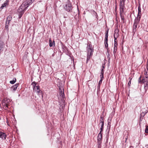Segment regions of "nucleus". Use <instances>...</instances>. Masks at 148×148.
Listing matches in <instances>:
<instances>
[{"instance_id": "bb28decb", "label": "nucleus", "mask_w": 148, "mask_h": 148, "mask_svg": "<svg viewBox=\"0 0 148 148\" xmlns=\"http://www.w3.org/2000/svg\"><path fill=\"white\" fill-rule=\"evenodd\" d=\"M100 122H104L103 117L101 116Z\"/></svg>"}, {"instance_id": "20e7f679", "label": "nucleus", "mask_w": 148, "mask_h": 148, "mask_svg": "<svg viewBox=\"0 0 148 148\" xmlns=\"http://www.w3.org/2000/svg\"><path fill=\"white\" fill-rule=\"evenodd\" d=\"M87 56L86 63L91 57L93 52V49H92L91 45H89L87 47Z\"/></svg>"}, {"instance_id": "b1692460", "label": "nucleus", "mask_w": 148, "mask_h": 148, "mask_svg": "<svg viewBox=\"0 0 148 148\" xmlns=\"http://www.w3.org/2000/svg\"><path fill=\"white\" fill-rule=\"evenodd\" d=\"M16 79L15 78H14L12 80L10 81V83L12 84H14L16 82Z\"/></svg>"}, {"instance_id": "2f4dec72", "label": "nucleus", "mask_w": 148, "mask_h": 148, "mask_svg": "<svg viewBox=\"0 0 148 148\" xmlns=\"http://www.w3.org/2000/svg\"><path fill=\"white\" fill-rule=\"evenodd\" d=\"M100 76L101 79H102V78H103V74H101L100 75Z\"/></svg>"}, {"instance_id": "72a5a7b5", "label": "nucleus", "mask_w": 148, "mask_h": 148, "mask_svg": "<svg viewBox=\"0 0 148 148\" xmlns=\"http://www.w3.org/2000/svg\"><path fill=\"white\" fill-rule=\"evenodd\" d=\"M115 45L116 46H117V40H115V41H114V46Z\"/></svg>"}, {"instance_id": "473e14b6", "label": "nucleus", "mask_w": 148, "mask_h": 148, "mask_svg": "<svg viewBox=\"0 0 148 148\" xmlns=\"http://www.w3.org/2000/svg\"><path fill=\"white\" fill-rule=\"evenodd\" d=\"M104 70L103 69H102L101 70V74H104Z\"/></svg>"}, {"instance_id": "f03ea898", "label": "nucleus", "mask_w": 148, "mask_h": 148, "mask_svg": "<svg viewBox=\"0 0 148 148\" xmlns=\"http://www.w3.org/2000/svg\"><path fill=\"white\" fill-rule=\"evenodd\" d=\"M125 0H120V15L121 19L123 20L124 18V9L125 8Z\"/></svg>"}, {"instance_id": "423d86ee", "label": "nucleus", "mask_w": 148, "mask_h": 148, "mask_svg": "<svg viewBox=\"0 0 148 148\" xmlns=\"http://www.w3.org/2000/svg\"><path fill=\"white\" fill-rule=\"evenodd\" d=\"M101 132H100L97 137L98 148H101V140L102 138Z\"/></svg>"}, {"instance_id": "4c0bfd02", "label": "nucleus", "mask_w": 148, "mask_h": 148, "mask_svg": "<svg viewBox=\"0 0 148 148\" xmlns=\"http://www.w3.org/2000/svg\"><path fill=\"white\" fill-rule=\"evenodd\" d=\"M42 97H43V96H42Z\"/></svg>"}, {"instance_id": "a211bd4d", "label": "nucleus", "mask_w": 148, "mask_h": 148, "mask_svg": "<svg viewBox=\"0 0 148 148\" xmlns=\"http://www.w3.org/2000/svg\"><path fill=\"white\" fill-rule=\"evenodd\" d=\"M22 5H23V6L21 9H22L23 11H25L26 10V8L28 7V6H27L25 3L23 2Z\"/></svg>"}, {"instance_id": "cd10ccee", "label": "nucleus", "mask_w": 148, "mask_h": 148, "mask_svg": "<svg viewBox=\"0 0 148 148\" xmlns=\"http://www.w3.org/2000/svg\"><path fill=\"white\" fill-rule=\"evenodd\" d=\"M145 131V133H148V126H146Z\"/></svg>"}, {"instance_id": "e433bc0d", "label": "nucleus", "mask_w": 148, "mask_h": 148, "mask_svg": "<svg viewBox=\"0 0 148 148\" xmlns=\"http://www.w3.org/2000/svg\"><path fill=\"white\" fill-rule=\"evenodd\" d=\"M102 67L103 68V69L104 68V66H102Z\"/></svg>"}, {"instance_id": "6e6552de", "label": "nucleus", "mask_w": 148, "mask_h": 148, "mask_svg": "<svg viewBox=\"0 0 148 148\" xmlns=\"http://www.w3.org/2000/svg\"><path fill=\"white\" fill-rule=\"evenodd\" d=\"M12 18V17L10 15L8 16L7 17L5 22V27L6 28H8L9 23H10V21L11 20Z\"/></svg>"}, {"instance_id": "dca6fc26", "label": "nucleus", "mask_w": 148, "mask_h": 148, "mask_svg": "<svg viewBox=\"0 0 148 148\" xmlns=\"http://www.w3.org/2000/svg\"><path fill=\"white\" fill-rule=\"evenodd\" d=\"M4 47L5 44L2 41H0V49L3 51Z\"/></svg>"}, {"instance_id": "c756f323", "label": "nucleus", "mask_w": 148, "mask_h": 148, "mask_svg": "<svg viewBox=\"0 0 148 148\" xmlns=\"http://www.w3.org/2000/svg\"><path fill=\"white\" fill-rule=\"evenodd\" d=\"M141 76H140L139 78L138 79V82L139 83H140V82H142V83H143V84L142 82V80H141Z\"/></svg>"}, {"instance_id": "4468645a", "label": "nucleus", "mask_w": 148, "mask_h": 148, "mask_svg": "<svg viewBox=\"0 0 148 148\" xmlns=\"http://www.w3.org/2000/svg\"><path fill=\"white\" fill-rule=\"evenodd\" d=\"M6 134L5 133L0 132V137L2 138V139L5 140L6 139Z\"/></svg>"}, {"instance_id": "f8f14e48", "label": "nucleus", "mask_w": 148, "mask_h": 148, "mask_svg": "<svg viewBox=\"0 0 148 148\" xmlns=\"http://www.w3.org/2000/svg\"><path fill=\"white\" fill-rule=\"evenodd\" d=\"M118 36L119 34L118 33V30H115L114 35V41L115 42V40H116V39Z\"/></svg>"}, {"instance_id": "c9c22d12", "label": "nucleus", "mask_w": 148, "mask_h": 148, "mask_svg": "<svg viewBox=\"0 0 148 148\" xmlns=\"http://www.w3.org/2000/svg\"><path fill=\"white\" fill-rule=\"evenodd\" d=\"M133 147L132 146H130L129 148H133Z\"/></svg>"}, {"instance_id": "4be33fe9", "label": "nucleus", "mask_w": 148, "mask_h": 148, "mask_svg": "<svg viewBox=\"0 0 148 148\" xmlns=\"http://www.w3.org/2000/svg\"><path fill=\"white\" fill-rule=\"evenodd\" d=\"M104 124V122H100L99 125H101V128H100L101 131L100 132H102L103 130V126Z\"/></svg>"}, {"instance_id": "ddd939ff", "label": "nucleus", "mask_w": 148, "mask_h": 148, "mask_svg": "<svg viewBox=\"0 0 148 148\" xmlns=\"http://www.w3.org/2000/svg\"><path fill=\"white\" fill-rule=\"evenodd\" d=\"M34 0H27L25 2H24V3H25L26 5L28 6V7Z\"/></svg>"}, {"instance_id": "2eb2a0df", "label": "nucleus", "mask_w": 148, "mask_h": 148, "mask_svg": "<svg viewBox=\"0 0 148 148\" xmlns=\"http://www.w3.org/2000/svg\"><path fill=\"white\" fill-rule=\"evenodd\" d=\"M11 101L10 99H6L4 100V103L6 107L8 108V104Z\"/></svg>"}, {"instance_id": "9d476101", "label": "nucleus", "mask_w": 148, "mask_h": 148, "mask_svg": "<svg viewBox=\"0 0 148 148\" xmlns=\"http://www.w3.org/2000/svg\"><path fill=\"white\" fill-rule=\"evenodd\" d=\"M23 6V5H21L18 8V12L20 13V14L21 15V16L20 17V18L21 17V16L24 13V11L22 9H21V8Z\"/></svg>"}, {"instance_id": "393cba45", "label": "nucleus", "mask_w": 148, "mask_h": 148, "mask_svg": "<svg viewBox=\"0 0 148 148\" xmlns=\"http://www.w3.org/2000/svg\"><path fill=\"white\" fill-rule=\"evenodd\" d=\"M114 54L116 53L117 51V46H116L115 45H114Z\"/></svg>"}, {"instance_id": "5701e85b", "label": "nucleus", "mask_w": 148, "mask_h": 148, "mask_svg": "<svg viewBox=\"0 0 148 148\" xmlns=\"http://www.w3.org/2000/svg\"><path fill=\"white\" fill-rule=\"evenodd\" d=\"M108 41H104V45L105 48L107 49V50L108 51Z\"/></svg>"}, {"instance_id": "f257e3e1", "label": "nucleus", "mask_w": 148, "mask_h": 148, "mask_svg": "<svg viewBox=\"0 0 148 148\" xmlns=\"http://www.w3.org/2000/svg\"><path fill=\"white\" fill-rule=\"evenodd\" d=\"M138 14L137 18H136L134 23L133 25V31H134V29H136L137 28L138 25L140 21L141 16V9L140 6L138 7Z\"/></svg>"}, {"instance_id": "0eeeda50", "label": "nucleus", "mask_w": 148, "mask_h": 148, "mask_svg": "<svg viewBox=\"0 0 148 148\" xmlns=\"http://www.w3.org/2000/svg\"><path fill=\"white\" fill-rule=\"evenodd\" d=\"M59 87V89L60 91V95L62 98H64V89L63 88V85H60L59 84L58 85Z\"/></svg>"}, {"instance_id": "9b49d317", "label": "nucleus", "mask_w": 148, "mask_h": 148, "mask_svg": "<svg viewBox=\"0 0 148 148\" xmlns=\"http://www.w3.org/2000/svg\"><path fill=\"white\" fill-rule=\"evenodd\" d=\"M23 6V5H21L18 8V12L20 13V14L21 15V16L20 17V18L21 17V16L24 13V11L22 9H21V8Z\"/></svg>"}, {"instance_id": "39448f33", "label": "nucleus", "mask_w": 148, "mask_h": 148, "mask_svg": "<svg viewBox=\"0 0 148 148\" xmlns=\"http://www.w3.org/2000/svg\"><path fill=\"white\" fill-rule=\"evenodd\" d=\"M64 9L68 12H70L73 8L72 5L70 1L68 0L65 6H64Z\"/></svg>"}, {"instance_id": "7c9ffc66", "label": "nucleus", "mask_w": 148, "mask_h": 148, "mask_svg": "<svg viewBox=\"0 0 148 148\" xmlns=\"http://www.w3.org/2000/svg\"><path fill=\"white\" fill-rule=\"evenodd\" d=\"M100 85L99 84H98V86H97V91H98L100 90Z\"/></svg>"}, {"instance_id": "1a4fd4ad", "label": "nucleus", "mask_w": 148, "mask_h": 148, "mask_svg": "<svg viewBox=\"0 0 148 148\" xmlns=\"http://www.w3.org/2000/svg\"><path fill=\"white\" fill-rule=\"evenodd\" d=\"M34 90L37 93H42V92L40 90V87L38 85L36 86H35L33 88Z\"/></svg>"}, {"instance_id": "412c9836", "label": "nucleus", "mask_w": 148, "mask_h": 148, "mask_svg": "<svg viewBox=\"0 0 148 148\" xmlns=\"http://www.w3.org/2000/svg\"><path fill=\"white\" fill-rule=\"evenodd\" d=\"M8 1H6L3 4L1 7V8L3 9L5 7H6L7 5H8Z\"/></svg>"}, {"instance_id": "6ab92c4d", "label": "nucleus", "mask_w": 148, "mask_h": 148, "mask_svg": "<svg viewBox=\"0 0 148 148\" xmlns=\"http://www.w3.org/2000/svg\"><path fill=\"white\" fill-rule=\"evenodd\" d=\"M108 29L106 32L104 41H108Z\"/></svg>"}, {"instance_id": "a878e982", "label": "nucleus", "mask_w": 148, "mask_h": 148, "mask_svg": "<svg viewBox=\"0 0 148 148\" xmlns=\"http://www.w3.org/2000/svg\"><path fill=\"white\" fill-rule=\"evenodd\" d=\"M32 85L34 87L35 86H37V85L36 83L35 82H33L32 83Z\"/></svg>"}, {"instance_id": "f3484780", "label": "nucleus", "mask_w": 148, "mask_h": 148, "mask_svg": "<svg viewBox=\"0 0 148 148\" xmlns=\"http://www.w3.org/2000/svg\"><path fill=\"white\" fill-rule=\"evenodd\" d=\"M49 45L50 47H52L53 46H55L54 41L52 42L51 38H50L49 40Z\"/></svg>"}, {"instance_id": "aec40b11", "label": "nucleus", "mask_w": 148, "mask_h": 148, "mask_svg": "<svg viewBox=\"0 0 148 148\" xmlns=\"http://www.w3.org/2000/svg\"><path fill=\"white\" fill-rule=\"evenodd\" d=\"M19 85V84L17 83L16 84L14 85L12 87V88L13 89V90L14 91H15L16 90L17 87Z\"/></svg>"}, {"instance_id": "7ed1b4c3", "label": "nucleus", "mask_w": 148, "mask_h": 148, "mask_svg": "<svg viewBox=\"0 0 148 148\" xmlns=\"http://www.w3.org/2000/svg\"><path fill=\"white\" fill-rule=\"evenodd\" d=\"M144 75H145V78L144 77L142 79V82L144 84V89L146 91L148 88V71H146L145 69L144 71Z\"/></svg>"}, {"instance_id": "c85d7f7f", "label": "nucleus", "mask_w": 148, "mask_h": 148, "mask_svg": "<svg viewBox=\"0 0 148 148\" xmlns=\"http://www.w3.org/2000/svg\"><path fill=\"white\" fill-rule=\"evenodd\" d=\"M130 80L128 84V85L129 86H130L131 83V80H132V78H130Z\"/></svg>"}, {"instance_id": "f704fd0d", "label": "nucleus", "mask_w": 148, "mask_h": 148, "mask_svg": "<svg viewBox=\"0 0 148 148\" xmlns=\"http://www.w3.org/2000/svg\"><path fill=\"white\" fill-rule=\"evenodd\" d=\"M102 80V79H101L99 82V84H99L100 85V84L101 83Z\"/></svg>"}]
</instances>
